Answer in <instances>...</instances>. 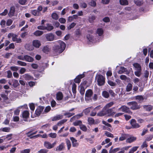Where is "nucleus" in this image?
<instances>
[{"label":"nucleus","instance_id":"f03ea898","mask_svg":"<svg viewBox=\"0 0 153 153\" xmlns=\"http://www.w3.org/2000/svg\"><path fill=\"white\" fill-rule=\"evenodd\" d=\"M7 37L9 39L12 38L13 41L16 42L17 43H20L22 42V39L19 38H18V36L13 33H9Z\"/></svg>","mask_w":153,"mask_h":153},{"label":"nucleus","instance_id":"338daca9","mask_svg":"<svg viewBox=\"0 0 153 153\" xmlns=\"http://www.w3.org/2000/svg\"><path fill=\"white\" fill-rule=\"evenodd\" d=\"M30 149H26L24 150L21 151V153H29L30 152Z\"/></svg>","mask_w":153,"mask_h":153},{"label":"nucleus","instance_id":"bb28decb","mask_svg":"<svg viewBox=\"0 0 153 153\" xmlns=\"http://www.w3.org/2000/svg\"><path fill=\"white\" fill-rule=\"evenodd\" d=\"M63 97V94L61 92H59L56 94V98L58 100H61Z\"/></svg>","mask_w":153,"mask_h":153},{"label":"nucleus","instance_id":"39448f33","mask_svg":"<svg viewBox=\"0 0 153 153\" xmlns=\"http://www.w3.org/2000/svg\"><path fill=\"white\" fill-rule=\"evenodd\" d=\"M127 104L130 106V108L132 110L138 109L140 108V105H138L137 103L135 101L128 102Z\"/></svg>","mask_w":153,"mask_h":153},{"label":"nucleus","instance_id":"a19ab883","mask_svg":"<svg viewBox=\"0 0 153 153\" xmlns=\"http://www.w3.org/2000/svg\"><path fill=\"white\" fill-rule=\"evenodd\" d=\"M134 2L137 6H141L143 4V2L141 0H134Z\"/></svg>","mask_w":153,"mask_h":153},{"label":"nucleus","instance_id":"c85d7f7f","mask_svg":"<svg viewBox=\"0 0 153 153\" xmlns=\"http://www.w3.org/2000/svg\"><path fill=\"white\" fill-rule=\"evenodd\" d=\"M92 108V107H88L84 109L83 111V112L84 113L85 115H87L91 111V109Z\"/></svg>","mask_w":153,"mask_h":153},{"label":"nucleus","instance_id":"680f3d73","mask_svg":"<svg viewBox=\"0 0 153 153\" xmlns=\"http://www.w3.org/2000/svg\"><path fill=\"white\" fill-rule=\"evenodd\" d=\"M48 136L51 138H55L56 137L57 134L55 133H51L48 134Z\"/></svg>","mask_w":153,"mask_h":153},{"label":"nucleus","instance_id":"a211bd4d","mask_svg":"<svg viewBox=\"0 0 153 153\" xmlns=\"http://www.w3.org/2000/svg\"><path fill=\"white\" fill-rule=\"evenodd\" d=\"M25 60L29 62H32L33 61V59L31 56L26 55L25 56Z\"/></svg>","mask_w":153,"mask_h":153},{"label":"nucleus","instance_id":"e433bc0d","mask_svg":"<svg viewBox=\"0 0 153 153\" xmlns=\"http://www.w3.org/2000/svg\"><path fill=\"white\" fill-rule=\"evenodd\" d=\"M120 4L122 5H127L128 4V2L127 0H120Z\"/></svg>","mask_w":153,"mask_h":153},{"label":"nucleus","instance_id":"9d476101","mask_svg":"<svg viewBox=\"0 0 153 153\" xmlns=\"http://www.w3.org/2000/svg\"><path fill=\"white\" fill-rule=\"evenodd\" d=\"M70 139L71 141L73 147H77L79 146V144L77 142V140L76 139L73 137H70Z\"/></svg>","mask_w":153,"mask_h":153},{"label":"nucleus","instance_id":"ea45409f","mask_svg":"<svg viewBox=\"0 0 153 153\" xmlns=\"http://www.w3.org/2000/svg\"><path fill=\"white\" fill-rule=\"evenodd\" d=\"M113 102H111L106 105L104 107V109L106 110L108 108H109L110 107L112 106L114 104Z\"/></svg>","mask_w":153,"mask_h":153},{"label":"nucleus","instance_id":"9b49d317","mask_svg":"<svg viewBox=\"0 0 153 153\" xmlns=\"http://www.w3.org/2000/svg\"><path fill=\"white\" fill-rule=\"evenodd\" d=\"M131 124L133 128H136L140 127V125L136 123V121L134 119L131 120Z\"/></svg>","mask_w":153,"mask_h":153},{"label":"nucleus","instance_id":"7ed1b4c3","mask_svg":"<svg viewBox=\"0 0 153 153\" xmlns=\"http://www.w3.org/2000/svg\"><path fill=\"white\" fill-rule=\"evenodd\" d=\"M93 94L92 91L91 89H88L86 91L85 94V100L87 102L92 101L91 97Z\"/></svg>","mask_w":153,"mask_h":153},{"label":"nucleus","instance_id":"2eb2a0df","mask_svg":"<svg viewBox=\"0 0 153 153\" xmlns=\"http://www.w3.org/2000/svg\"><path fill=\"white\" fill-rule=\"evenodd\" d=\"M84 77L83 74L78 75L74 79V82L76 83H79L81 81V79Z\"/></svg>","mask_w":153,"mask_h":153},{"label":"nucleus","instance_id":"4d7b16f0","mask_svg":"<svg viewBox=\"0 0 153 153\" xmlns=\"http://www.w3.org/2000/svg\"><path fill=\"white\" fill-rule=\"evenodd\" d=\"M120 150V148H115L113 149H112V150H110L109 151V153H115L118 151Z\"/></svg>","mask_w":153,"mask_h":153},{"label":"nucleus","instance_id":"4468645a","mask_svg":"<svg viewBox=\"0 0 153 153\" xmlns=\"http://www.w3.org/2000/svg\"><path fill=\"white\" fill-rule=\"evenodd\" d=\"M44 108V107L42 106L39 107L36 110L35 114L37 116L40 115V114Z\"/></svg>","mask_w":153,"mask_h":153},{"label":"nucleus","instance_id":"cd10ccee","mask_svg":"<svg viewBox=\"0 0 153 153\" xmlns=\"http://www.w3.org/2000/svg\"><path fill=\"white\" fill-rule=\"evenodd\" d=\"M135 99L136 100H138V102L139 103L142 102L144 99L143 97L141 95L136 96L135 97Z\"/></svg>","mask_w":153,"mask_h":153},{"label":"nucleus","instance_id":"c756f323","mask_svg":"<svg viewBox=\"0 0 153 153\" xmlns=\"http://www.w3.org/2000/svg\"><path fill=\"white\" fill-rule=\"evenodd\" d=\"M47 26L46 27V30L48 31H50L53 29V27L52 26L51 24H47L46 25Z\"/></svg>","mask_w":153,"mask_h":153},{"label":"nucleus","instance_id":"de8ad7c7","mask_svg":"<svg viewBox=\"0 0 153 153\" xmlns=\"http://www.w3.org/2000/svg\"><path fill=\"white\" fill-rule=\"evenodd\" d=\"M10 130V127H4L3 128H1L0 130L3 132H9Z\"/></svg>","mask_w":153,"mask_h":153},{"label":"nucleus","instance_id":"603ef678","mask_svg":"<svg viewBox=\"0 0 153 153\" xmlns=\"http://www.w3.org/2000/svg\"><path fill=\"white\" fill-rule=\"evenodd\" d=\"M80 89L79 90L80 94L82 95H84L85 92V89L84 87L81 86L80 87Z\"/></svg>","mask_w":153,"mask_h":153},{"label":"nucleus","instance_id":"49530a36","mask_svg":"<svg viewBox=\"0 0 153 153\" xmlns=\"http://www.w3.org/2000/svg\"><path fill=\"white\" fill-rule=\"evenodd\" d=\"M75 114L74 113H70V112H67L64 114V115L68 117H70L73 115H74Z\"/></svg>","mask_w":153,"mask_h":153},{"label":"nucleus","instance_id":"72a5a7b5","mask_svg":"<svg viewBox=\"0 0 153 153\" xmlns=\"http://www.w3.org/2000/svg\"><path fill=\"white\" fill-rule=\"evenodd\" d=\"M43 33V31L37 30L34 33V34L36 36H39Z\"/></svg>","mask_w":153,"mask_h":153},{"label":"nucleus","instance_id":"393cba45","mask_svg":"<svg viewBox=\"0 0 153 153\" xmlns=\"http://www.w3.org/2000/svg\"><path fill=\"white\" fill-rule=\"evenodd\" d=\"M63 116L62 115H58L54 117L52 119L53 121L59 120L62 119Z\"/></svg>","mask_w":153,"mask_h":153},{"label":"nucleus","instance_id":"f704fd0d","mask_svg":"<svg viewBox=\"0 0 153 153\" xmlns=\"http://www.w3.org/2000/svg\"><path fill=\"white\" fill-rule=\"evenodd\" d=\"M31 12L32 14L35 16H39L40 14V13L38 12V10H32Z\"/></svg>","mask_w":153,"mask_h":153},{"label":"nucleus","instance_id":"37998d69","mask_svg":"<svg viewBox=\"0 0 153 153\" xmlns=\"http://www.w3.org/2000/svg\"><path fill=\"white\" fill-rule=\"evenodd\" d=\"M138 148V146H134L130 150L128 153H133L137 150Z\"/></svg>","mask_w":153,"mask_h":153},{"label":"nucleus","instance_id":"79ce46f5","mask_svg":"<svg viewBox=\"0 0 153 153\" xmlns=\"http://www.w3.org/2000/svg\"><path fill=\"white\" fill-rule=\"evenodd\" d=\"M52 18L55 20H57L58 19L59 16L56 13H53L51 14Z\"/></svg>","mask_w":153,"mask_h":153},{"label":"nucleus","instance_id":"ddd939ff","mask_svg":"<svg viewBox=\"0 0 153 153\" xmlns=\"http://www.w3.org/2000/svg\"><path fill=\"white\" fill-rule=\"evenodd\" d=\"M65 148V144L64 143H61L56 148V151L57 152L62 151Z\"/></svg>","mask_w":153,"mask_h":153},{"label":"nucleus","instance_id":"473e14b6","mask_svg":"<svg viewBox=\"0 0 153 153\" xmlns=\"http://www.w3.org/2000/svg\"><path fill=\"white\" fill-rule=\"evenodd\" d=\"M132 85L131 83H129L128 84L126 87V91L127 92L130 91L132 89Z\"/></svg>","mask_w":153,"mask_h":153},{"label":"nucleus","instance_id":"e2e57ef3","mask_svg":"<svg viewBox=\"0 0 153 153\" xmlns=\"http://www.w3.org/2000/svg\"><path fill=\"white\" fill-rule=\"evenodd\" d=\"M19 67L16 66H14L11 67L10 68V69L13 71H17L19 69Z\"/></svg>","mask_w":153,"mask_h":153},{"label":"nucleus","instance_id":"a18cd8bd","mask_svg":"<svg viewBox=\"0 0 153 153\" xmlns=\"http://www.w3.org/2000/svg\"><path fill=\"white\" fill-rule=\"evenodd\" d=\"M103 29L101 28H98L97 30V33L99 36H101L103 34Z\"/></svg>","mask_w":153,"mask_h":153},{"label":"nucleus","instance_id":"f8f14e48","mask_svg":"<svg viewBox=\"0 0 153 153\" xmlns=\"http://www.w3.org/2000/svg\"><path fill=\"white\" fill-rule=\"evenodd\" d=\"M143 109L147 111H150L153 109V106L150 105H144L143 106Z\"/></svg>","mask_w":153,"mask_h":153},{"label":"nucleus","instance_id":"0e129e2a","mask_svg":"<svg viewBox=\"0 0 153 153\" xmlns=\"http://www.w3.org/2000/svg\"><path fill=\"white\" fill-rule=\"evenodd\" d=\"M105 134L106 136H107L108 137L112 138L114 137V136L113 134L108 131H106Z\"/></svg>","mask_w":153,"mask_h":153},{"label":"nucleus","instance_id":"774afa93","mask_svg":"<svg viewBox=\"0 0 153 153\" xmlns=\"http://www.w3.org/2000/svg\"><path fill=\"white\" fill-rule=\"evenodd\" d=\"M48 150L45 149H42L39 151L38 152L39 153H47Z\"/></svg>","mask_w":153,"mask_h":153},{"label":"nucleus","instance_id":"69168bd1","mask_svg":"<svg viewBox=\"0 0 153 153\" xmlns=\"http://www.w3.org/2000/svg\"><path fill=\"white\" fill-rule=\"evenodd\" d=\"M87 38L89 41L92 42L93 40V37L92 36L90 35H87Z\"/></svg>","mask_w":153,"mask_h":153},{"label":"nucleus","instance_id":"f3484780","mask_svg":"<svg viewBox=\"0 0 153 153\" xmlns=\"http://www.w3.org/2000/svg\"><path fill=\"white\" fill-rule=\"evenodd\" d=\"M33 45L34 47L36 48H39L41 45L40 42L36 40L33 41Z\"/></svg>","mask_w":153,"mask_h":153},{"label":"nucleus","instance_id":"13d9d810","mask_svg":"<svg viewBox=\"0 0 153 153\" xmlns=\"http://www.w3.org/2000/svg\"><path fill=\"white\" fill-rule=\"evenodd\" d=\"M76 23L73 22L68 27V30H71V29L74 28L76 25Z\"/></svg>","mask_w":153,"mask_h":153},{"label":"nucleus","instance_id":"4be33fe9","mask_svg":"<svg viewBox=\"0 0 153 153\" xmlns=\"http://www.w3.org/2000/svg\"><path fill=\"white\" fill-rule=\"evenodd\" d=\"M106 109H104V108H102V111H100V112H98L97 114V116H100V117H102L104 116L105 115H106V113L105 112Z\"/></svg>","mask_w":153,"mask_h":153},{"label":"nucleus","instance_id":"5701e85b","mask_svg":"<svg viewBox=\"0 0 153 153\" xmlns=\"http://www.w3.org/2000/svg\"><path fill=\"white\" fill-rule=\"evenodd\" d=\"M15 12V7H11L10 8V12L8 13V15L10 17L12 16H14Z\"/></svg>","mask_w":153,"mask_h":153},{"label":"nucleus","instance_id":"6ab92c4d","mask_svg":"<svg viewBox=\"0 0 153 153\" xmlns=\"http://www.w3.org/2000/svg\"><path fill=\"white\" fill-rule=\"evenodd\" d=\"M105 110L106 115L108 114L109 116H111L114 115L115 114V112L113 111V110L111 108H108Z\"/></svg>","mask_w":153,"mask_h":153},{"label":"nucleus","instance_id":"58836bf2","mask_svg":"<svg viewBox=\"0 0 153 153\" xmlns=\"http://www.w3.org/2000/svg\"><path fill=\"white\" fill-rule=\"evenodd\" d=\"M29 113L28 111H25L22 113V117L23 118H27L29 116Z\"/></svg>","mask_w":153,"mask_h":153},{"label":"nucleus","instance_id":"412c9836","mask_svg":"<svg viewBox=\"0 0 153 153\" xmlns=\"http://www.w3.org/2000/svg\"><path fill=\"white\" fill-rule=\"evenodd\" d=\"M79 18L78 16L76 15H74L72 16H70L68 17V21L71 22L74 20V19H77Z\"/></svg>","mask_w":153,"mask_h":153},{"label":"nucleus","instance_id":"2f4dec72","mask_svg":"<svg viewBox=\"0 0 153 153\" xmlns=\"http://www.w3.org/2000/svg\"><path fill=\"white\" fill-rule=\"evenodd\" d=\"M12 81L13 82L12 85L14 88H16L18 85H19V84L18 82V81L16 79H12Z\"/></svg>","mask_w":153,"mask_h":153},{"label":"nucleus","instance_id":"c03bdc74","mask_svg":"<svg viewBox=\"0 0 153 153\" xmlns=\"http://www.w3.org/2000/svg\"><path fill=\"white\" fill-rule=\"evenodd\" d=\"M82 124V122L81 120H77L73 123V125L74 126H80Z\"/></svg>","mask_w":153,"mask_h":153},{"label":"nucleus","instance_id":"c9c22d12","mask_svg":"<svg viewBox=\"0 0 153 153\" xmlns=\"http://www.w3.org/2000/svg\"><path fill=\"white\" fill-rule=\"evenodd\" d=\"M50 50L49 47L48 46H44L42 49L43 51L45 53H48Z\"/></svg>","mask_w":153,"mask_h":153},{"label":"nucleus","instance_id":"0eeeda50","mask_svg":"<svg viewBox=\"0 0 153 153\" xmlns=\"http://www.w3.org/2000/svg\"><path fill=\"white\" fill-rule=\"evenodd\" d=\"M121 111L126 113H127L129 114H132V112L130 110L129 108L125 105L122 106L119 109Z\"/></svg>","mask_w":153,"mask_h":153},{"label":"nucleus","instance_id":"a878e982","mask_svg":"<svg viewBox=\"0 0 153 153\" xmlns=\"http://www.w3.org/2000/svg\"><path fill=\"white\" fill-rule=\"evenodd\" d=\"M67 147V148L68 150H70L71 146V141L68 138H66L65 139Z\"/></svg>","mask_w":153,"mask_h":153},{"label":"nucleus","instance_id":"dca6fc26","mask_svg":"<svg viewBox=\"0 0 153 153\" xmlns=\"http://www.w3.org/2000/svg\"><path fill=\"white\" fill-rule=\"evenodd\" d=\"M128 135L125 134H122L121 136L119 138V141H123L128 138Z\"/></svg>","mask_w":153,"mask_h":153},{"label":"nucleus","instance_id":"864d4df0","mask_svg":"<svg viewBox=\"0 0 153 153\" xmlns=\"http://www.w3.org/2000/svg\"><path fill=\"white\" fill-rule=\"evenodd\" d=\"M141 71L140 70H137V71L134 72L135 75L138 77H140L141 74Z\"/></svg>","mask_w":153,"mask_h":153},{"label":"nucleus","instance_id":"7c9ffc66","mask_svg":"<svg viewBox=\"0 0 153 153\" xmlns=\"http://www.w3.org/2000/svg\"><path fill=\"white\" fill-rule=\"evenodd\" d=\"M95 19L96 17L94 15H92L89 16L88 20L90 23H92L94 22Z\"/></svg>","mask_w":153,"mask_h":153},{"label":"nucleus","instance_id":"20e7f679","mask_svg":"<svg viewBox=\"0 0 153 153\" xmlns=\"http://www.w3.org/2000/svg\"><path fill=\"white\" fill-rule=\"evenodd\" d=\"M96 79L98 82V85L102 86L105 83V78L102 75L97 74L96 76Z\"/></svg>","mask_w":153,"mask_h":153},{"label":"nucleus","instance_id":"8fccbe9b","mask_svg":"<svg viewBox=\"0 0 153 153\" xmlns=\"http://www.w3.org/2000/svg\"><path fill=\"white\" fill-rule=\"evenodd\" d=\"M67 120L66 119H63L59 121L57 124V126H61L62 124L65 123Z\"/></svg>","mask_w":153,"mask_h":153},{"label":"nucleus","instance_id":"f257e3e1","mask_svg":"<svg viewBox=\"0 0 153 153\" xmlns=\"http://www.w3.org/2000/svg\"><path fill=\"white\" fill-rule=\"evenodd\" d=\"M52 47V50L55 55H58L62 53L65 50L66 45L62 41L59 40L54 43Z\"/></svg>","mask_w":153,"mask_h":153},{"label":"nucleus","instance_id":"5fc2aeb1","mask_svg":"<svg viewBox=\"0 0 153 153\" xmlns=\"http://www.w3.org/2000/svg\"><path fill=\"white\" fill-rule=\"evenodd\" d=\"M26 49L29 51H31L33 49V46L30 45H28L26 47Z\"/></svg>","mask_w":153,"mask_h":153},{"label":"nucleus","instance_id":"09e8293b","mask_svg":"<svg viewBox=\"0 0 153 153\" xmlns=\"http://www.w3.org/2000/svg\"><path fill=\"white\" fill-rule=\"evenodd\" d=\"M17 63L19 65L21 66H25L27 65V63L26 62L21 61H18Z\"/></svg>","mask_w":153,"mask_h":153},{"label":"nucleus","instance_id":"aec40b11","mask_svg":"<svg viewBox=\"0 0 153 153\" xmlns=\"http://www.w3.org/2000/svg\"><path fill=\"white\" fill-rule=\"evenodd\" d=\"M136 140V137H131L128 138L126 140V142L127 143H132Z\"/></svg>","mask_w":153,"mask_h":153},{"label":"nucleus","instance_id":"6e6552de","mask_svg":"<svg viewBox=\"0 0 153 153\" xmlns=\"http://www.w3.org/2000/svg\"><path fill=\"white\" fill-rule=\"evenodd\" d=\"M45 38L48 41H52L54 40V36L52 33H50L46 34Z\"/></svg>","mask_w":153,"mask_h":153},{"label":"nucleus","instance_id":"1a4fd4ad","mask_svg":"<svg viewBox=\"0 0 153 153\" xmlns=\"http://www.w3.org/2000/svg\"><path fill=\"white\" fill-rule=\"evenodd\" d=\"M118 73L120 74L124 73L128 75L129 74L130 72L126 68H124V67H121L120 68V69L118 71Z\"/></svg>","mask_w":153,"mask_h":153},{"label":"nucleus","instance_id":"6e6d98bb","mask_svg":"<svg viewBox=\"0 0 153 153\" xmlns=\"http://www.w3.org/2000/svg\"><path fill=\"white\" fill-rule=\"evenodd\" d=\"M76 85L74 83L72 86V91L73 93L74 94H75L76 93Z\"/></svg>","mask_w":153,"mask_h":153},{"label":"nucleus","instance_id":"4c0bfd02","mask_svg":"<svg viewBox=\"0 0 153 153\" xmlns=\"http://www.w3.org/2000/svg\"><path fill=\"white\" fill-rule=\"evenodd\" d=\"M136 68V70H141V67L140 65L137 63H134L133 65Z\"/></svg>","mask_w":153,"mask_h":153},{"label":"nucleus","instance_id":"052dcab7","mask_svg":"<svg viewBox=\"0 0 153 153\" xmlns=\"http://www.w3.org/2000/svg\"><path fill=\"white\" fill-rule=\"evenodd\" d=\"M80 128V129L83 131H87V128L86 126L83 125L82 124Z\"/></svg>","mask_w":153,"mask_h":153},{"label":"nucleus","instance_id":"bf43d9fd","mask_svg":"<svg viewBox=\"0 0 153 153\" xmlns=\"http://www.w3.org/2000/svg\"><path fill=\"white\" fill-rule=\"evenodd\" d=\"M88 121L90 124H93L94 123V121L93 118L91 117H89L88 118Z\"/></svg>","mask_w":153,"mask_h":153},{"label":"nucleus","instance_id":"423d86ee","mask_svg":"<svg viewBox=\"0 0 153 153\" xmlns=\"http://www.w3.org/2000/svg\"><path fill=\"white\" fill-rule=\"evenodd\" d=\"M57 142V141L55 140L53 143H51L48 141H46L44 142V145L46 148L50 149L53 148L56 145Z\"/></svg>","mask_w":153,"mask_h":153},{"label":"nucleus","instance_id":"b1692460","mask_svg":"<svg viewBox=\"0 0 153 153\" xmlns=\"http://www.w3.org/2000/svg\"><path fill=\"white\" fill-rule=\"evenodd\" d=\"M23 77L26 80H32L33 77L28 74H25L23 75Z\"/></svg>","mask_w":153,"mask_h":153},{"label":"nucleus","instance_id":"3c124183","mask_svg":"<svg viewBox=\"0 0 153 153\" xmlns=\"http://www.w3.org/2000/svg\"><path fill=\"white\" fill-rule=\"evenodd\" d=\"M102 95L105 98H108L109 97L108 93L106 91H104L102 92Z\"/></svg>","mask_w":153,"mask_h":153}]
</instances>
